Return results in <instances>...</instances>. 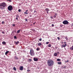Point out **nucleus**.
Listing matches in <instances>:
<instances>
[{
  "mask_svg": "<svg viewBox=\"0 0 73 73\" xmlns=\"http://www.w3.org/2000/svg\"><path fill=\"white\" fill-rule=\"evenodd\" d=\"M47 64L49 66H52L53 65V61L51 60H48L47 61Z\"/></svg>",
  "mask_w": 73,
  "mask_h": 73,
  "instance_id": "nucleus-1",
  "label": "nucleus"
},
{
  "mask_svg": "<svg viewBox=\"0 0 73 73\" xmlns=\"http://www.w3.org/2000/svg\"><path fill=\"white\" fill-rule=\"evenodd\" d=\"M0 6L2 7H1L0 8H1V9H3V8H4V7L6 6V4L4 2L1 3H0Z\"/></svg>",
  "mask_w": 73,
  "mask_h": 73,
  "instance_id": "nucleus-2",
  "label": "nucleus"
},
{
  "mask_svg": "<svg viewBox=\"0 0 73 73\" xmlns=\"http://www.w3.org/2000/svg\"><path fill=\"white\" fill-rule=\"evenodd\" d=\"M30 53L31 55L32 56H35V52H34V51L33 49H31Z\"/></svg>",
  "mask_w": 73,
  "mask_h": 73,
  "instance_id": "nucleus-3",
  "label": "nucleus"
},
{
  "mask_svg": "<svg viewBox=\"0 0 73 73\" xmlns=\"http://www.w3.org/2000/svg\"><path fill=\"white\" fill-rule=\"evenodd\" d=\"M7 9L9 11H12L13 9V7L12 6L9 5Z\"/></svg>",
  "mask_w": 73,
  "mask_h": 73,
  "instance_id": "nucleus-4",
  "label": "nucleus"
},
{
  "mask_svg": "<svg viewBox=\"0 0 73 73\" xmlns=\"http://www.w3.org/2000/svg\"><path fill=\"white\" fill-rule=\"evenodd\" d=\"M63 24H68L69 23L67 20H65L63 22Z\"/></svg>",
  "mask_w": 73,
  "mask_h": 73,
  "instance_id": "nucleus-5",
  "label": "nucleus"
},
{
  "mask_svg": "<svg viewBox=\"0 0 73 73\" xmlns=\"http://www.w3.org/2000/svg\"><path fill=\"white\" fill-rule=\"evenodd\" d=\"M24 69L23 66H20L19 68V69L20 70H23V69Z\"/></svg>",
  "mask_w": 73,
  "mask_h": 73,
  "instance_id": "nucleus-6",
  "label": "nucleus"
},
{
  "mask_svg": "<svg viewBox=\"0 0 73 73\" xmlns=\"http://www.w3.org/2000/svg\"><path fill=\"white\" fill-rule=\"evenodd\" d=\"M33 59L35 61H38V59L37 58H34Z\"/></svg>",
  "mask_w": 73,
  "mask_h": 73,
  "instance_id": "nucleus-7",
  "label": "nucleus"
},
{
  "mask_svg": "<svg viewBox=\"0 0 73 73\" xmlns=\"http://www.w3.org/2000/svg\"><path fill=\"white\" fill-rule=\"evenodd\" d=\"M14 58L15 59V60H19V58L17 57L16 56H14Z\"/></svg>",
  "mask_w": 73,
  "mask_h": 73,
  "instance_id": "nucleus-8",
  "label": "nucleus"
},
{
  "mask_svg": "<svg viewBox=\"0 0 73 73\" xmlns=\"http://www.w3.org/2000/svg\"><path fill=\"white\" fill-rule=\"evenodd\" d=\"M54 56L56 57V56H57V53H54Z\"/></svg>",
  "mask_w": 73,
  "mask_h": 73,
  "instance_id": "nucleus-9",
  "label": "nucleus"
},
{
  "mask_svg": "<svg viewBox=\"0 0 73 73\" xmlns=\"http://www.w3.org/2000/svg\"><path fill=\"white\" fill-rule=\"evenodd\" d=\"M63 43H64V45H65V46H67V45L66 44V42H63Z\"/></svg>",
  "mask_w": 73,
  "mask_h": 73,
  "instance_id": "nucleus-10",
  "label": "nucleus"
},
{
  "mask_svg": "<svg viewBox=\"0 0 73 73\" xmlns=\"http://www.w3.org/2000/svg\"><path fill=\"white\" fill-rule=\"evenodd\" d=\"M66 46H65V45H64V44H63V45H62V48H65V47H66Z\"/></svg>",
  "mask_w": 73,
  "mask_h": 73,
  "instance_id": "nucleus-11",
  "label": "nucleus"
},
{
  "mask_svg": "<svg viewBox=\"0 0 73 73\" xmlns=\"http://www.w3.org/2000/svg\"><path fill=\"white\" fill-rule=\"evenodd\" d=\"M21 31V30H18L17 32V33H20V32Z\"/></svg>",
  "mask_w": 73,
  "mask_h": 73,
  "instance_id": "nucleus-12",
  "label": "nucleus"
},
{
  "mask_svg": "<svg viewBox=\"0 0 73 73\" xmlns=\"http://www.w3.org/2000/svg\"><path fill=\"white\" fill-rule=\"evenodd\" d=\"M42 45V44L41 43H39L38 44V46H40V45Z\"/></svg>",
  "mask_w": 73,
  "mask_h": 73,
  "instance_id": "nucleus-13",
  "label": "nucleus"
},
{
  "mask_svg": "<svg viewBox=\"0 0 73 73\" xmlns=\"http://www.w3.org/2000/svg\"><path fill=\"white\" fill-rule=\"evenodd\" d=\"M70 50H73V47L72 46L71 47H70Z\"/></svg>",
  "mask_w": 73,
  "mask_h": 73,
  "instance_id": "nucleus-14",
  "label": "nucleus"
},
{
  "mask_svg": "<svg viewBox=\"0 0 73 73\" xmlns=\"http://www.w3.org/2000/svg\"><path fill=\"white\" fill-rule=\"evenodd\" d=\"M8 53H9V51H6L5 53V55H7V54Z\"/></svg>",
  "mask_w": 73,
  "mask_h": 73,
  "instance_id": "nucleus-15",
  "label": "nucleus"
},
{
  "mask_svg": "<svg viewBox=\"0 0 73 73\" xmlns=\"http://www.w3.org/2000/svg\"><path fill=\"white\" fill-rule=\"evenodd\" d=\"M5 44H6V43L5 41H3L2 42V44H3V45H5Z\"/></svg>",
  "mask_w": 73,
  "mask_h": 73,
  "instance_id": "nucleus-16",
  "label": "nucleus"
},
{
  "mask_svg": "<svg viewBox=\"0 0 73 73\" xmlns=\"http://www.w3.org/2000/svg\"><path fill=\"white\" fill-rule=\"evenodd\" d=\"M45 11H49V10L48 8H46L45 9Z\"/></svg>",
  "mask_w": 73,
  "mask_h": 73,
  "instance_id": "nucleus-17",
  "label": "nucleus"
},
{
  "mask_svg": "<svg viewBox=\"0 0 73 73\" xmlns=\"http://www.w3.org/2000/svg\"><path fill=\"white\" fill-rule=\"evenodd\" d=\"M19 43V41H18L17 42H15V44L16 45H17Z\"/></svg>",
  "mask_w": 73,
  "mask_h": 73,
  "instance_id": "nucleus-18",
  "label": "nucleus"
},
{
  "mask_svg": "<svg viewBox=\"0 0 73 73\" xmlns=\"http://www.w3.org/2000/svg\"><path fill=\"white\" fill-rule=\"evenodd\" d=\"M36 50H37V51H38V50H40V49L39 48H37Z\"/></svg>",
  "mask_w": 73,
  "mask_h": 73,
  "instance_id": "nucleus-19",
  "label": "nucleus"
},
{
  "mask_svg": "<svg viewBox=\"0 0 73 73\" xmlns=\"http://www.w3.org/2000/svg\"><path fill=\"white\" fill-rule=\"evenodd\" d=\"M58 65H61V62H58Z\"/></svg>",
  "mask_w": 73,
  "mask_h": 73,
  "instance_id": "nucleus-20",
  "label": "nucleus"
},
{
  "mask_svg": "<svg viewBox=\"0 0 73 73\" xmlns=\"http://www.w3.org/2000/svg\"><path fill=\"white\" fill-rule=\"evenodd\" d=\"M57 61H61V59H58L57 60Z\"/></svg>",
  "mask_w": 73,
  "mask_h": 73,
  "instance_id": "nucleus-21",
  "label": "nucleus"
},
{
  "mask_svg": "<svg viewBox=\"0 0 73 73\" xmlns=\"http://www.w3.org/2000/svg\"><path fill=\"white\" fill-rule=\"evenodd\" d=\"M14 37L15 39H17V37H16V36H14Z\"/></svg>",
  "mask_w": 73,
  "mask_h": 73,
  "instance_id": "nucleus-22",
  "label": "nucleus"
},
{
  "mask_svg": "<svg viewBox=\"0 0 73 73\" xmlns=\"http://www.w3.org/2000/svg\"><path fill=\"white\" fill-rule=\"evenodd\" d=\"M29 62H31L32 61V59H29Z\"/></svg>",
  "mask_w": 73,
  "mask_h": 73,
  "instance_id": "nucleus-23",
  "label": "nucleus"
},
{
  "mask_svg": "<svg viewBox=\"0 0 73 73\" xmlns=\"http://www.w3.org/2000/svg\"><path fill=\"white\" fill-rule=\"evenodd\" d=\"M48 47H50L51 46V44H49L48 45Z\"/></svg>",
  "mask_w": 73,
  "mask_h": 73,
  "instance_id": "nucleus-24",
  "label": "nucleus"
},
{
  "mask_svg": "<svg viewBox=\"0 0 73 73\" xmlns=\"http://www.w3.org/2000/svg\"><path fill=\"white\" fill-rule=\"evenodd\" d=\"M13 69L14 70H16V68L15 67L13 68Z\"/></svg>",
  "mask_w": 73,
  "mask_h": 73,
  "instance_id": "nucleus-25",
  "label": "nucleus"
},
{
  "mask_svg": "<svg viewBox=\"0 0 73 73\" xmlns=\"http://www.w3.org/2000/svg\"><path fill=\"white\" fill-rule=\"evenodd\" d=\"M25 13V14H28V13H27V12H25V13Z\"/></svg>",
  "mask_w": 73,
  "mask_h": 73,
  "instance_id": "nucleus-26",
  "label": "nucleus"
},
{
  "mask_svg": "<svg viewBox=\"0 0 73 73\" xmlns=\"http://www.w3.org/2000/svg\"><path fill=\"white\" fill-rule=\"evenodd\" d=\"M18 11L19 12H21V9H19L18 10Z\"/></svg>",
  "mask_w": 73,
  "mask_h": 73,
  "instance_id": "nucleus-27",
  "label": "nucleus"
},
{
  "mask_svg": "<svg viewBox=\"0 0 73 73\" xmlns=\"http://www.w3.org/2000/svg\"><path fill=\"white\" fill-rule=\"evenodd\" d=\"M49 43V42H46V44H48Z\"/></svg>",
  "mask_w": 73,
  "mask_h": 73,
  "instance_id": "nucleus-28",
  "label": "nucleus"
},
{
  "mask_svg": "<svg viewBox=\"0 0 73 73\" xmlns=\"http://www.w3.org/2000/svg\"><path fill=\"white\" fill-rule=\"evenodd\" d=\"M16 17H19V16L18 15H16Z\"/></svg>",
  "mask_w": 73,
  "mask_h": 73,
  "instance_id": "nucleus-29",
  "label": "nucleus"
},
{
  "mask_svg": "<svg viewBox=\"0 0 73 73\" xmlns=\"http://www.w3.org/2000/svg\"><path fill=\"white\" fill-rule=\"evenodd\" d=\"M53 17L54 18H56V16L55 15H54Z\"/></svg>",
  "mask_w": 73,
  "mask_h": 73,
  "instance_id": "nucleus-30",
  "label": "nucleus"
},
{
  "mask_svg": "<svg viewBox=\"0 0 73 73\" xmlns=\"http://www.w3.org/2000/svg\"><path fill=\"white\" fill-rule=\"evenodd\" d=\"M57 38H58V40H60V38H59V37H57Z\"/></svg>",
  "mask_w": 73,
  "mask_h": 73,
  "instance_id": "nucleus-31",
  "label": "nucleus"
},
{
  "mask_svg": "<svg viewBox=\"0 0 73 73\" xmlns=\"http://www.w3.org/2000/svg\"><path fill=\"white\" fill-rule=\"evenodd\" d=\"M69 62V60H68L67 61H65V62Z\"/></svg>",
  "mask_w": 73,
  "mask_h": 73,
  "instance_id": "nucleus-32",
  "label": "nucleus"
},
{
  "mask_svg": "<svg viewBox=\"0 0 73 73\" xmlns=\"http://www.w3.org/2000/svg\"><path fill=\"white\" fill-rule=\"evenodd\" d=\"M50 18H51V19H53V17H52V16H51V17H50Z\"/></svg>",
  "mask_w": 73,
  "mask_h": 73,
  "instance_id": "nucleus-33",
  "label": "nucleus"
},
{
  "mask_svg": "<svg viewBox=\"0 0 73 73\" xmlns=\"http://www.w3.org/2000/svg\"><path fill=\"white\" fill-rule=\"evenodd\" d=\"M13 27H15V24H13Z\"/></svg>",
  "mask_w": 73,
  "mask_h": 73,
  "instance_id": "nucleus-34",
  "label": "nucleus"
},
{
  "mask_svg": "<svg viewBox=\"0 0 73 73\" xmlns=\"http://www.w3.org/2000/svg\"><path fill=\"white\" fill-rule=\"evenodd\" d=\"M27 72H29V71H30V70L28 69L27 70Z\"/></svg>",
  "mask_w": 73,
  "mask_h": 73,
  "instance_id": "nucleus-35",
  "label": "nucleus"
},
{
  "mask_svg": "<svg viewBox=\"0 0 73 73\" xmlns=\"http://www.w3.org/2000/svg\"><path fill=\"white\" fill-rule=\"evenodd\" d=\"M25 20L26 21H28V19H25Z\"/></svg>",
  "mask_w": 73,
  "mask_h": 73,
  "instance_id": "nucleus-36",
  "label": "nucleus"
},
{
  "mask_svg": "<svg viewBox=\"0 0 73 73\" xmlns=\"http://www.w3.org/2000/svg\"><path fill=\"white\" fill-rule=\"evenodd\" d=\"M42 40V39H41V38L39 39V41H40Z\"/></svg>",
  "mask_w": 73,
  "mask_h": 73,
  "instance_id": "nucleus-37",
  "label": "nucleus"
},
{
  "mask_svg": "<svg viewBox=\"0 0 73 73\" xmlns=\"http://www.w3.org/2000/svg\"><path fill=\"white\" fill-rule=\"evenodd\" d=\"M4 21H3L2 22V24H4Z\"/></svg>",
  "mask_w": 73,
  "mask_h": 73,
  "instance_id": "nucleus-38",
  "label": "nucleus"
},
{
  "mask_svg": "<svg viewBox=\"0 0 73 73\" xmlns=\"http://www.w3.org/2000/svg\"><path fill=\"white\" fill-rule=\"evenodd\" d=\"M52 27H53V26H54V24H52Z\"/></svg>",
  "mask_w": 73,
  "mask_h": 73,
  "instance_id": "nucleus-39",
  "label": "nucleus"
},
{
  "mask_svg": "<svg viewBox=\"0 0 73 73\" xmlns=\"http://www.w3.org/2000/svg\"><path fill=\"white\" fill-rule=\"evenodd\" d=\"M28 10H26V12L27 13V12H28Z\"/></svg>",
  "mask_w": 73,
  "mask_h": 73,
  "instance_id": "nucleus-40",
  "label": "nucleus"
},
{
  "mask_svg": "<svg viewBox=\"0 0 73 73\" xmlns=\"http://www.w3.org/2000/svg\"><path fill=\"white\" fill-rule=\"evenodd\" d=\"M2 33H3V34H4V32L3 31L2 32Z\"/></svg>",
  "mask_w": 73,
  "mask_h": 73,
  "instance_id": "nucleus-41",
  "label": "nucleus"
},
{
  "mask_svg": "<svg viewBox=\"0 0 73 73\" xmlns=\"http://www.w3.org/2000/svg\"><path fill=\"white\" fill-rule=\"evenodd\" d=\"M55 15H57V13H55Z\"/></svg>",
  "mask_w": 73,
  "mask_h": 73,
  "instance_id": "nucleus-42",
  "label": "nucleus"
},
{
  "mask_svg": "<svg viewBox=\"0 0 73 73\" xmlns=\"http://www.w3.org/2000/svg\"><path fill=\"white\" fill-rule=\"evenodd\" d=\"M62 26H63L62 25H60V27H62Z\"/></svg>",
  "mask_w": 73,
  "mask_h": 73,
  "instance_id": "nucleus-43",
  "label": "nucleus"
},
{
  "mask_svg": "<svg viewBox=\"0 0 73 73\" xmlns=\"http://www.w3.org/2000/svg\"><path fill=\"white\" fill-rule=\"evenodd\" d=\"M35 12H36V10H34V13H35Z\"/></svg>",
  "mask_w": 73,
  "mask_h": 73,
  "instance_id": "nucleus-44",
  "label": "nucleus"
},
{
  "mask_svg": "<svg viewBox=\"0 0 73 73\" xmlns=\"http://www.w3.org/2000/svg\"><path fill=\"white\" fill-rule=\"evenodd\" d=\"M67 36H66L65 37V39H66L67 38Z\"/></svg>",
  "mask_w": 73,
  "mask_h": 73,
  "instance_id": "nucleus-45",
  "label": "nucleus"
},
{
  "mask_svg": "<svg viewBox=\"0 0 73 73\" xmlns=\"http://www.w3.org/2000/svg\"><path fill=\"white\" fill-rule=\"evenodd\" d=\"M16 20H18V18L17 17H16Z\"/></svg>",
  "mask_w": 73,
  "mask_h": 73,
  "instance_id": "nucleus-46",
  "label": "nucleus"
},
{
  "mask_svg": "<svg viewBox=\"0 0 73 73\" xmlns=\"http://www.w3.org/2000/svg\"><path fill=\"white\" fill-rule=\"evenodd\" d=\"M66 68V66H64L63 67L64 68Z\"/></svg>",
  "mask_w": 73,
  "mask_h": 73,
  "instance_id": "nucleus-47",
  "label": "nucleus"
},
{
  "mask_svg": "<svg viewBox=\"0 0 73 73\" xmlns=\"http://www.w3.org/2000/svg\"><path fill=\"white\" fill-rule=\"evenodd\" d=\"M35 24H36V22H35L33 23V24L34 25H35Z\"/></svg>",
  "mask_w": 73,
  "mask_h": 73,
  "instance_id": "nucleus-48",
  "label": "nucleus"
},
{
  "mask_svg": "<svg viewBox=\"0 0 73 73\" xmlns=\"http://www.w3.org/2000/svg\"><path fill=\"white\" fill-rule=\"evenodd\" d=\"M55 48H56V49H57V47H55Z\"/></svg>",
  "mask_w": 73,
  "mask_h": 73,
  "instance_id": "nucleus-49",
  "label": "nucleus"
},
{
  "mask_svg": "<svg viewBox=\"0 0 73 73\" xmlns=\"http://www.w3.org/2000/svg\"><path fill=\"white\" fill-rule=\"evenodd\" d=\"M66 40H68V38H67L66 39Z\"/></svg>",
  "mask_w": 73,
  "mask_h": 73,
  "instance_id": "nucleus-50",
  "label": "nucleus"
},
{
  "mask_svg": "<svg viewBox=\"0 0 73 73\" xmlns=\"http://www.w3.org/2000/svg\"><path fill=\"white\" fill-rule=\"evenodd\" d=\"M57 53H58V54H59V52H58Z\"/></svg>",
  "mask_w": 73,
  "mask_h": 73,
  "instance_id": "nucleus-51",
  "label": "nucleus"
},
{
  "mask_svg": "<svg viewBox=\"0 0 73 73\" xmlns=\"http://www.w3.org/2000/svg\"><path fill=\"white\" fill-rule=\"evenodd\" d=\"M46 13H48V11H47L46 12Z\"/></svg>",
  "mask_w": 73,
  "mask_h": 73,
  "instance_id": "nucleus-52",
  "label": "nucleus"
},
{
  "mask_svg": "<svg viewBox=\"0 0 73 73\" xmlns=\"http://www.w3.org/2000/svg\"><path fill=\"white\" fill-rule=\"evenodd\" d=\"M32 31H35V30H33V29H32Z\"/></svg>",
  "mask_w": 73,
  "mask_h": 73,
  "instance_id": "nucleus-53",
  "label": "nucleus"
},
{
  "mask_svg": "<svg viewBox=\"0 0 73 73\" xmlns=\"http://www.w3.org/2000/svg\"><path fill=\"white\" fill-rule=\"evenodd\" d=\"M7 0V1H10L11 0Z\"/></svg>",
  "mask_w": 73,
  "mask_h": 73,
  "instance_id": "nucleus-54",
  "label": "nucleus"
},
{
  "mask_svg": "<svg viewBox=\"0 0 73 73\" xmlns=\"http://www.w3.org/2000/svg\"><path fill=\"white\" fill-rule=\"evenodd\" d=\"M61 43H62V44H63V42H62Z\"/></svg>",
  "mask_w": 73,
  "mask_h": 73,
  "instance_id": "nucleus-55",
  "label": "nucleus"
},
{
  "mask_svg": "<svg viewBox=\"0 0 73 73\" xmlns=\"http://www.w3.org/2000/svg\"><path fill=\"white\" fill-rule=\"evenodd\" d=\"M30 17H32V16L31 15H30Z\"/></svg>",
  "mask_w": 73,
  "mask_h": 73,
  "instance_id": "nucleus-56",
  "label": "nucleus"
},
{
  "mask_svg": "<svg viewBox=\"0 0 73 73\" xmlns=\"http://www.w3.org/2000/svg\"><path fill=\"white\" fill-rule=\"evenodd\" d=\"M72 41H73V39H72Z\"/></svg>",
  "mask_w": 73,
  "mask_h": 73,
  "instance_id": "nucleus-57",
  "label": "nucleus"
},
{
  "mask_svg": "<svg viewBox=\"0 0 73 73\" xmlns=\"http://www.w3.org/2000/svg\"><path fill=\"white\" fill-rule=\"evenodd\" d=\"M10 2H11V1H10Z\"/></svg>",
  "mask_w": 73,
  "mask_h": 73,
  "instance_id": "nucleus-58",
  "label": "nucleus"
},
{
  "mask_svg": "<svg viewBox=\"0 0 73 73\" xmlns=\"http://www.w3.org/2000/svg\"><path fill=\"white\" fill-rule=\"evenodd\" d=\"M18 0V1H19V0Z\"/></svg>",
  "mask_w": 73,
  "mask_h": 73,
  "instance_id": "nucleus-59",
  "label": "nucleus"
},
{
  "mask_svg": "<svg viewBox=\"0 0 73 73\" xmlns=\"http://www.w3.org/2000/svg\"><path fill=\"white\" fill-rule=\"evenodd\" d=\"M38 42H39V41H38Z\"/></svg>",
  "mask_w": 73,
  "mask_h": 73,
  "instance_id": "nucleus-60",
  "label": "nucleus"
}]
</instances>
